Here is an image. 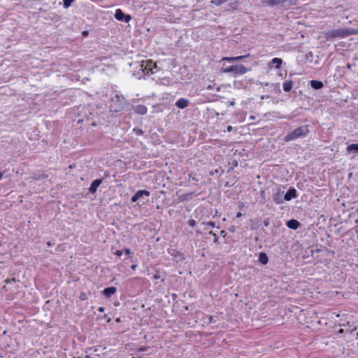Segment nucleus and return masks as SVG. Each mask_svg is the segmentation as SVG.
Masks as SVG:
<instances>
[{
    "mask_svg": "<svg viewBox=\"0 0 358 358\" xmlns=\"http://www.w3.org/2000/svg\"><path fill=\"white\" fill-rule=\"evenodd\" d=\"M171 297L173 298V300H175L177 298V294L173 293L171 294Z\"/></svg>",
    "mask_w": 358,
    "mask_h": 358,
    "instance_id": "obj_44",
    "label": "nucleus"
},
{
    "mask_svg": "<svg viewBox=\"0 0 358 358\" xmlns=\"http://www.w3.org/2000/svg\"><path fill=\"white\" fill-rule=\"evenodd\" d=\"M124 252L126 253V255H129L131 253V250H130V249H129V248H125V249L124 250Z\"/></svg>",
    "mask_w": 358,
    "mask_h": 358,
    "instance_id": "obj_39",
    "label": "nucleus"
},
{
    "mask_svg": "<svg viewBox=\"0 0 358 358\" xmlns=\"http://www.w3.org/2000/svg\"><path fill=\"white\" fill-rule=\"evenodd\" d=\"M80 299H81L82 300H84V299H85V298H84V297H82V296H80Z\"/></svg>",
    "mask_w": 358,
    "mask_h": 358,
    "instance_id": "obj_59",
    "label": "nucleus"
},
{
    "mask_svg": "<svg viewBox=\"0 0 358 358\" xmlns=\"http://www.w3.org/2000/svg\"><path fill=\"white\" fill-rule=\"evenodd\" d=\"M285 224L289 229H291L293 230H296L301 226V224L298 220H296L295 219H291V220H287Z\"/></svg>",
    "mask_w": 358,
    "mask_h": 358,
    "instance_id": "obj_12",
    "label": "nucleus"
},
{
    "mask_svg": "<svg viewBox=\"0 0 358 358\" xmlns=\"http://www.w3.org/2000/svg\"><path fill=\"white\" fill-rule=\"evenodd\" d=\"M309 133L308 125H302L300 126L292 131L288 133L284 138L283 141L285 142H289L291 141L296 140L299 138H303L307 136Z\"/></svg>",
    "mask_w": 358,
    "mask_h": 358,
    "instance_id": "obj_4",
    "label": "nucleus"
},
{
    "mask_svg": "<svg viewBox=\"0 0 358 358\" xmlns=\"http://www.w3.org/2000/svg\"><path fill=\"white\" fill-rule=\"evenodd\" d=\"M264 85H265V86H268V83H265V84H264Z\"/></svg>",
    "mask_w": 358,
    "mask_h": 358,
    "instance_id": "obj_58",
    "label": "nucleus"
},
{
    "mask_svg": "<svg viewBox=\"0 0 358 358\" xmlns=\"http://www.w3.org/2000/svg\"><path fill=\"white\" fill-rule=\"evenodd\" d=\"M258 261L263 265H266L268 262V257L266 252H261L259 254Z\"/></svg>",
    "mask_w": 358,
    "mask_h": 358,
    "instance_id": "obj_19",
    "label": "nucleus"
},
{
    "mask_svg": "<svg viewBox=\"0 0 358 358\" xmlns=\"http://www.w3.org/2000/svg\"><path fill=\"white\" fill-rule=\"evenodd\" d=\"M348 153L358 154V143H352L349 145L346 148Z\"/></svg>",
    "mask_w": 358,
    "mask_h": 358,
    "instance_id": "obj_20",
    "label": "nucleus"
},
{
    "mask_svg": "<svg viewBox=\"0 0 358 358\" xmlns=\"http://www.w3.org/2000/svg\"><path fill=\"white\" fill-rule=\"evenodd\" d=\"M271 87L273 88V90L275 91H277L278 92H280V85L279 83H275V84H271Z\"/></svg>",
    "mask_w": 358,
    "mask_h": 358,
    "instance_id": "obj_28",
    "label": "nucleus"
},
{
    "mask_svg": "<svg viewBox=\"0 0 358 358\" xmlns=\"http://www.w3.org/2000/svg\"><path fill=\"white\" fill-rule=\"evenodd\" d=\"M241 216H242V214H241V213H240V212H238V213L236 214V217H241Z\"/></svg>",
    "mask_w": 358,
    "mask_h": 358,
    "instance_id": "obj_48",
    "label": "nucleus"
},
{
    "mask_svg": "<svg viewBox=\"0 0 358 358\" xmlns=\"http://www.w3.org/2000/svg\"><path fill=\"white\" fill-rule=\"evenodd\" d=\"M148 60L141 61V62H135L131 64V66H134V68L138 69V71H134L133 75L134 76H137L139 79L141 78H145V76H150L153 74V72L150 66H147Z\"/></svg>",
    "mask_w": 358,
    "mask_h": 358,
    "instance_id": "obj_2",
    "label": "nucleus"
},
{
    "mask_svg": "<svg viewBox=\"0 0 358 358\" xmlns=\"http://www.w3.org/2000/svg\"><path fill=\"white\" fill-rule=\"evenodd\" d=\"M103 179L99 178L93 180L90 185V187L89 188V192L92 194H94L97 188L100 186V185L102 183Z\"/></svg>",
    "mask_w": 358,
    "mask_h": 358,
    "instance_id": "obj_11",
    "label": "nucleus"
},
{
    "mask_svg": "<svg viewBox=\"0 0 358 358\" xmlns=\"http://www.w3.org/2000/svg\"><path fill=\"white\" fill-rule=\"evenodd\" d=\"M255 241H257L259 240V238L258 237H255Z\"/></svg>",
    "mask_w": 358,
    "mask_h": 358,
    "instance_id": "obj_56",
    "label": "nucleus"
},
{
    "mask_svg": "<svg viewBox=\"0 0 358 358\" xmlns=\"http://www.w3.org/2000/svg\"><path fill=\"white\" fill-rule=\"evenodd\" d=\"M134 132L136 135H138V136H139V135H142V134H143V131L141 129H138V128H135V129H134Z\"/></svg>",
    "mask_w": 358,
    "mask_h": 358,
    "instance_id": "obj_30",
    "label": "nucleus"
},
{
    "mask_svg": "<svg viewBox=\"0 0 358 358\" xmlns=\"http://www.w3.org/2000/svg\"><path fill=\"white\" fill-rule=\"evenodd\" d=\"M219 172V169H216L215 170H213L210 172V176H213Z\"/></svg>",
    "mask_w": 358,
    "mask_h": 358,
    "instance_id": "obj_36",
    "label": "nucleus"
},
{
    "mask_svg": "<svg viewBox=\"0 0 358 358\" xmlns=\"http://www.w3.org/2000/svg\"><path fill=\"white\" fill-rule=\"evenodd\" d=\"M105 308L103 307H99L98 311L100 313H103L104 311Z\"/></svg>",
    "mask_w": 358,
    "mask_h": 358,
    "instance_id": "obj_41",
    "label": "nucleus"
},
{
    "mask_svg": "<svg viewBox=\"0 0 358 358\" xmlns=\"http://www.w3.org/2000/svg\"><path fill=\"white\" fill-rule=\"evenodd\" d=\"M150 195V192L145 189H141L138 190L134 195L132 196L131 199V201L134 203L136 202L138 200H141L143 201V203L145 202V197H148Z\"/></svg>",
    "mask_w": 358,
    "mask_h": 358,
    "instance_id": "obj_7",
    "label": "nucleus"
},
{
    "mask_svg": "<svg viewBox=\"0 0 358 358\" xmlns=\"http://www.w3.org/2000/svg\"><path fill=\"white\" fill-rule=\"evenodd\" d=\"M85 293L82 294V297H84Z\"/></svg>",
    "mask_w": 358,
    "mask_h": 358,
    "instance_id": "obj_60",
    "label": "nucleus"
},
{
    "mask_svg": "<svg viewBox=\"0 0 358 358\" xmlns=\"http://www.w3.org/2000/svg\"><path fill=\"white\" fill-rule=\"evenodd\" d=\"M129 107V103L122 94H116L115 96L111 99L110 109L112 112L119 113L124 110H127Z\"/></svg>",
    "mask_w": 358,
    "mask_h": 358,
    "instance_id": "obj_3",
    "label": "nucleus"
},
{
    "mask_svg": "<svg viewBox=\"0 0 358 358\" xmlns=\"http://www.w3.org/2000/svg\"><path fill=\"white\" fill-rule=\"evenodd\" d=\"M264 3L271 8L280 5L284 9H288L292 6H297L298 0H266Z\"/></svg>",
    "mask_w": 358,
    "mask_h": 358,
    "instance_id": "obj_5",
    "label": "nucleus"
},
{
    "mask_svg": "<svg viewBox=\"0 0 358 358\" xmlns=\"http://www.w3.org/2000/svg\"><path fill=\"white\" fill-rule=\"evenodd\" d=\"M227 129L228 131H230L232 130V127L231 126H228Z\"/></svg>",
    "mask_w": 358,
    "mask_h": 358,
    "instance_id": "obj_47",
    "label": "nucleus"
},
{
    "mask_svg": "<svg viewBox=\"0 0 358 358\" xmlns=\"http://www.w3.org/2000/svg\"><path fill=\"white\" fill-rule=\"evenodd\" d=\"M114 17L115 18L118 20V21H120V22H129L131 19V17L130 15L129 14H125L121 9L118 8L115 10V15H114Z\"/></svg>",
    "mask_w": 358,
    "mask_h": 358,
    "instance_id": "obj_8",
    "label": "nucleus"
},
{
    "mask_svg": "<svg viewBox=\"0 0 358 358\" xmlns=\"http://www.w3.org/2000/svg\"><path fill=\"white\" fill-rule=\"evenodd\" d=\"M263 224L265 227H268L270 224V220L269 218L264 219L263 221Z\"/></svg>",
    "mask_w": 358,
    "mask_h": 358,
    "instance_id": "obj_32",
    "label": "nucleus"
},
{
    "mask_svg": "<svg viewBox=\"0 0 358 358\" xmlns=\"http://www.w3.org/2000/svg\"><path fill=\"white\" fill-rule=\"evenodd\" d=\"M229 0H212L210 3L215 5L217 6H221L222 4L227 2Z\"/></svg>",
    "mask_w": 358,
    "mask_h": 358,
    "instance_id": "obj_24",
    "label": "nucleus"
},
{
    "mask_svg": "<svg viewBox=\"0 0 358 358\" xmlns=\"http://www.w3.org/2000/svg\"><path fill=\"white\" fill-rule=\"evenodd\" d=\"M310 85L314 90H320L324 87L323 83L317 80H310Z\"/></svg>",
    "mask_w": 358,
    "mask_h": 358,
    "instance_id": "obj_18",
    "label": "nucleus"
},
{
    "mask_svg": "<svg viewBox=\"0 0 358 358\" xmlns=\"http://www.w3.org/2000/svg\"><path fill=\"white\" fill-rule=\"evenodd\" d=\"M5 282H6V283H8V282H10V280H9V279H7V280H5Z\"/></svg>",
    "mask_w": 358,
    "mask_h": 358,
    "instance_id": "obj_53",
    "label": "nucleus"
},
{
    "mask_svg": "<svg viewBox=\"0 0 358 358\" xmlns=\"http://www.w3.org/2000/svg\"><path fill=\"white\" fill-rule=\"evenodd\" d=\"M355 66V64H348L346 65V67H347L348 69H352V66Z\"/></svg>",
    "mask_w": 358,
    "mask_h": 358,
    "instance_id": "obj_38",
    "label": "nucleus"
},
{
    "mask_svg": "<svg viewBox=\"0 0 358 358\" xmlns=\"http://www.w3.org/2000/svg\"><path fill=\"white\" fill-rule=\"evenodd\" d=\"M122 250H117V251L115 252V255H117V256H119V257H120V256H121V255H122Z\"/></svg>",
    "mask_w": 358,
    "mask_h": 358,
    "instance_id": "obj_40",
    "label": "nucleus"
},
{
    "mask_svg": "<svg viewBox=\"0 0 358 358\" xmlns=\"http://www.w3.org/2000/svg\"><path fill=\"white\" fill-rule=\"evenodd\" d=\"M75 0H63V6L65 8H68L71 6Z\"/></svg>",
    "mask_w": 358,
    "mask_h": 358,
    "instance_id": "obj_25",
    "label": "nucleus"
},
{
    "mask_svg": "<svg viewBox=\"0 0 358 358\" xmlns=\"http://www.w3.org/2000/svg\"><path fill=\"white\" fill-rule=\"evenodd\" d=\"M313 52H308L306 55V59H309L310 57H313Z\"/></svg>",
    "mask_w": 358,
    "mask_h": 358,
    "instance_id": "obj_37",
    "label": "nucleus"
},
{
    "mask_svg": "<svg viewBox=\"0 0 358 358\" xmlns=\"http://www.w3.org/2000/svg\"><path fill=\"white\" fill-rule=\"evenodd\" d=\"M206 227L204 228L205 230H208L210 228H213L215 227V224L214 222L210 221L205 224Z\"/></svg>",
    "mask_w": 358,
    "mask_h": 358,
    "instance_id": "obj_26",
    "label": "nucleus"
},
{
    "mask_svg": "<svg viewBox=\"0 0 358 358\" xmlns=\"http://www.w3.org/2000/svg\"><path fill=\"white\" fill-rule=\"evenodd\" d=\"M322 245L320 246V248L318 247V245L316 246V249L315 250H312V252H320L322 251Z\"/></svg>",
    "mask_w": 358,
    "mask_h": 358,
    "instance_id": "obj_35",
    "label": "nucleus"
},
{
    "mask_svg": "<svg viewBox=\"0 0 358 358\" xmlns=\"http://www.w3.org/2000/svg\"><path fill=\"white\" fill-rule=\"evenodd\" d=\"M298 196L297 192L295 188L290 187L287 192L285 194L283 199L286 201H290Z\"/></svg>",
    "mask_w": 358,
    "mask_h": 358,
    "instance_id": "obj_9",
    "label": "nucleus"
},
{
    "mask_svg": "<svg viewBox=\"0 0 358 358\" xmlns=\"http://www.w3.org/2000/svg\"><path fill=\"white\" fill-rule=\"evenodd\" d=\"M82 35H83V36H87L88 35V31H83L82 32Z\"/></svg>",
    "mask_w": 358,
    "mask_h": 358,
    "instance_id": "obj_43",
    "label": "nucleus"
},
{
    "mask_svg": "<svg viewBox=\"0 0 358 358\" xmlns=\"http://www.w3.org/2000/svg\"><path fill=\"white\" fill-rule=\"evenodd\" d=\"M2 178V173L0 172V180Z\"/></svg>",
    "mask_w": 358,
    "mask_h": 358,
    "instance_id": "obj_54",
    "label": "nucleus"
},
{
    "mask_svg": "<svg viewBox=\"0 0 358 358\" xmlns=\"http://www.w3.org/2000/svg\"><path fill=\"white\" fill-rule=\"evenodd\" d=\"M161 278V275L159 273V271H156V273L153 275V278L155 280L159 279Z\"/></svg>",
    "mask_w": 358,
    "mask_h": 358,
    "instance_id": "obj_33",
    "label": "nucleus"
},
{
    "mask_svg": "<svg viewBox=\"0 0 358 358\" xmlns=\"http://www.w3.org/2000/svg\"><path fill=\"white\" fill-rule=\"evenodd\" d=\"M189 178H191L193 180H195V181H196V182H198V181H199V178H196V174H195V173H190L189 174Z\"/></svg>",
    "mask_w": 358,
    "mask_h": 358,
    "instance_id": "obj_29",
    "label": "nucleus"
},
{
    "mask_svg": "<svg viewBox=\"0 0 358 358\" xmlns=\"http://www.w3.org/2000/svg\"><path fill=\"white\" fill-rule=\"evenodd\" d=\"M282 64V59L280 58L275 57L271 59L270 62V67H275V69H280Z\"/></svg>",
    "mask_w": 358,
    "mask_h": 358,
    "instance_id": "obj_17",
    "label": "nucleus"
},
{
    "mask_svg": "<svg viewBox=\"0 0 358 358\" xmlns=\"http://www.w3.org/2000/svg\"><path fill=\"white\" fill-rule=\"evenodd\" d=\"M284 192L281 190H278L273 196V201L277 204H281L283 203L285 199H283L284 197Z\"/></svg>",
    "mask_w": 358,
    "mask_h": 358,
    "instance_id": "obj_10",
    "label": "nucleus"
},
{
    "mask_svg": "<svg viewBox=\"0 0 358 358\" xmlns=\"http://www.w3.org/2000/svg\"><path fill=\"white\" fill-rule=\"evenodd\" d=\"M210 88H211V86H210V85H208V86L207 87V89H210Z\"/></svg>",
    "mask_w": 358,
    "mask_h": 358,
    "instance_id": "obj_57",
    "label": "nucleus"
},
{
    "mask_svg": "<svg viewBox=\"0 0 358 358\" xmlns=\"http://www.w3.org/2000/svg\"><path fill=\"white\" fill-rule=\"evenodd\" d=\"M148 64H146L147 66H150L151 67V69L153 72V73L158 70V66L157 65V64L155 62H154L151 59H148Z\"/></svg>",
    "mask_w": 358,
    "mask_h": 358,
    "instance_id": "obj_23",
    "label": "nucleus"
},
{
    "mask_svg": "<svg viewBox=\"0 0 358 358\" xmlns=\"http://www.w3.org/2000/svg\"><path fill=\"white\" fill-rule=\"evenodd\" d=\"M192 194H193L192 192L183 194H182V195L178 196V201L180 202H184L186 200H188L189 199H191Z\"/></svg>",
    "mask_w": 358,
    "mask_h": 358,
    "instance_id": "obj_22",
    "label": "nucleus"
},
{
    "mask_svg": "<svg viewBox=\"0 0 358 358\" xmlns=\"http://www.w3.org/2000/svg\"><path fill=\"white\" fill-rule=\"evenodd\" d=\"M283 90L286 92H288L292 90L293 87L292 80H287L283 83Z\"/></svg>",
    "mask_w": 358,
    "mask_h": 358,
    "instance_id": "obj_21",
    "label": "nucleus"
},
{
    "mask_svg": "<svg viewBox=\"0 0 358 358\" xmlns=\"http://www.w3.org/2000/svg\"><path fill=\"white\" fill-rule=\"evenodd\" d=\"M250 56L249 54L248 55H242V56H238V57H223L222 58V60L223 61H228V62H238V61H241L246 57H248Z\"/></svg>",
    "mask_w": 358,
    "mask_h": 358,
    "instance_id": "obj_16",
    "label": "nucleus"
},
{
    "mask_svg": "<svg viewBox=\"0 0 358 358\" xmlns=\"http://www.w3.org/2000/svg\"><path fill=\"white\" fill-rule=\"evenodd\" d=\"M134 111L136 114L139 115H145L146 114L148 109L145 105H137L134 108Z\"/></svg>",
    "mask_w": 358,
    "mask_h": 358,
    "instance_id": "obj_15",
    "label": "nucleus"
},
{
    "mask_svg": "<svg viewBox=\"0 0 358 358\" xmlns=\"http://www.w3.org/2000/svg\"><path fill=\"white\" fill-rule=\"evenodd\" d=\"M187 224L190 226V227H194L196 225V221L193 219H189L188 221H187Z\"/></svg>",
    "mask_w": 358,
    "mask_h": 358,
    "instance_id": "obj_31",
    "label": "nucleus"
},
{
    "mask_svg": "<svg viewBox=\"0 0 358 358\" xmlns=\"http://www.w3.org/2000/svg\"><path fill=\"white\" fill-rule=\"evenodd\" d=\"M248 70L242 64H236L229 66H223L221 69V71L224 73H231L234 76L237 75H243Z\"/></svg>",
    "mask_w": 358,
    "mask_h": 358,
    "instance_id": "obj_6",
    "label": "nucleus"
},
{
    "mask_svg": "<svg viewBox=\"0 0 358 358\" xmlns=\"http://www.w3.org/2000/svg\"><path fill=\"white\" fill-rule=\"evenodd\" d=\"M197 234H201V231L199 230H196Z\"/></svg>",
    "mask_w": 358,
    "mask_h": 358,
    "instance_id": "obj_55",
    "label": "nucleus"
},
{
    "mask_svg": "<svg viewBox=\"0 0 358 358\" xmlns=\"http://www.w3.org/2000/svg\"><path fill=\"white\" fill-rule=\"evenodd\" d=\"M226 234L227 233L224 230L220 231V235L222 236H225Z\"/></svg>",
    "mask_w": 358,
    "mask_h": 358,
    "instance_id": "obj_45",
    "label": "nucleus"
},
{
    "mask_svg": "<svg viewBox=\"0 0 358 358\" xmlns=\"http://www.w3.org/2000/svg\"><path fill=\"white\" fill-rule=\"evenodd\" d=\"M85 293L82 294V297H84Z\"/></svg>",
    "mask_w": 358,
    "mask_h": 358,
    "instance_id": "obj_61",
    "label": "nucleus"
},
{
    "mask_svg": "<svg viewBox=\"0 0 358 358\" xmlns=\"http://www.w3.org/2000/svg\"><path fill=\"white\" fill-rule=\"evenodd\" d=\"M357 31L349 28H340L331 29L324 33V38L327 41H331L335 38H343L350 35L357 34Z\"/></svg>",
    "mask_w": 358,
    "mask_h": 358,
    "instance_id": "obj_1",
    "label": "nucleus"
},
{
    "mask_svg": "<svg viewBox=\"0 0 358 358\" xmlns=\"http://www.w3.org/2000/svg\"><path fill=\"white\" fill-rule=\"evenodd\" d=\"M136 267H137V265H136V264H133V265H131V268L132 270H135Z\"/></svg>",
    "mask_w": 358,
    "mask_h": 358,
    "instance_id": "obj_46",
    "label": "nucleus"
},
{
    "mask_svg": "<svg viewBox=\"0 0 358 358\" xmlns=\"http://www.w3.org/2000/svg\"><path fill=\"white\" fill-rule=\"evenodd\" d=\"M115 321H116L117 322H120V321H121V320H120V317H118V318H117V319L115 320Z\"/></svg>",
    "mask_w": 358,
    "mask_h": 358,
    "instance_id": "obj_50",
    "label": "nucleus"
},
{
    "mask_svg": "<svg viewBox=\"0 0 358 358\" xmlns=\"http://www.w3.org/2000/svg\"><path fill=\"white\" fill-rule=\"evenodd\" d=\"M46 244L48 246L50 247L54 245V243H52V241H48Z\"/></svg>",
    "mask_w": 358,
    "mask_h": 358,
    "instance_id": "obj_42",
    "label": "nucleus"
},
{
    "mask_svg": "<svg viewBox=\"0 0 358 358\" xmlns=\"http://www.w3.org/2000/svg\"><path fill=\"white\" fill-rule=\"evenodd\" d=\"M132 358H134V357H132Z\"/></svg>",
    "mask_w": 358,
    "mask_h": 358,
    "instance_id": "obj_62",
    "label": "nucleus"
},
{
    "mask_svg": "<svg viewBox=\"0 0 358 358\" xmlns=\"http://www.w3.org/2000/svg\"><path fill=\"white\" fill-rule=\"evenodd\" d=\"M148 347L142 346L138 349V351L139 352H144L148 350Z\"/></svg>",
    "mask_w": 358,
    "mask_h": 358,
    "instance_id": "obj_34",
    "label": "nucleus"
},
{
    "mask_svg": "<svg viewBox=\"0 0 358 358\" xmlns=\"http://www.w3.org/2000/svg\"><path fill=\"white\" fill-rule=\"evenodd\" d=\"M210 235L213 236V242L217 243H218V236H217L216 234H215L214 232H213L212 231H209L208 233Z\"/></svg>",
    "mask_w": 358,
    "mask_h": 358,
    "instance_id": "obj_27",
    "label": "nucleus"
},
{
    "mask_svg": "<svg viewBox=\"0 0 358 358\" xmlns=\"http://www.w3.org/2000/svg\"><path fill=\"white\" fill-rule=\"evenodd\" d=\"M225 187H230L229 182H226L224 184Z\"/></svg>",
    "mask_w": 358,
    "mask_h": 358,
    "instance_id": "obj_49",
    "label": "nucleus"
},
{
    "mask_svg": "<svg viewBox=\"0 0 358 358\" xmlns=\"http://www.w3.org/2000/svg\"><path fill=\"white\" fill-rule=\"evenodd\" d=\"M59 248H60V245H58V246L57 247V251H59V250H60Z\"/></svg>",
    "mask_w": 358,
    "mask_h": 358,
    "instance_id": "obj_52",
    "label": "nucleus"
},
{
    "mask_svg": "<svg viewBox=\"0 0 358 358\" xmlns=\"http://www.w3.org/2000/svg\"><path fill=\"white\" fill-rule=\"evenodd\" d=\"M117 292V288L115 287L111 286L105 288L102 291V294L106 297L110 298L112 295H113Z\"/></svg>",
    "mask_w": 358,
    "mask_h": 358,
    "instance_id": "obj_13",
    "label": "nucleus"
},
{
    "mask_svg": "<svg viewBox=\"0 0 358 358\" xmlns=\"http://www.w3.org/2000/svg\"><path fill=\"white\" fill-rule=\"evenodd\" d=\"M213 322V317H210L209 318V322Z\"/></svg>",
    "mask_w": 358,
    "mask_h": 358,
    "instance_id": "obj_51",
    "label": "nucleus"
},
{
    "mask_svg": "<svg viewBox=\"0 0 358 358\" xmlns=\"http://www.w3.org/2000/svg\"><path fill=\"white\" fill-rule=\"evenodd\" d=\"M178 108L184 109L189 105V101L185 98L179 99L175 104Z\"/></svg>",
    "mask_w": 358,
    "mask_h": 358,
    "instance_id": "obj_14",
    "label": "nucleus"
}]
</instances>
